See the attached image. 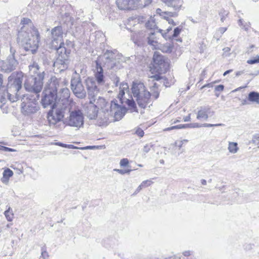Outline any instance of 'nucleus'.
I'll return each instance as SVG.
<instances>
[{
  "mask_svg": "<svg viewBox=\"0 0 259 259\" xmlns=\"http://www.w3.org/2000/svg\"><path fill=\"white\" fill-rule=\"evenodd\" d=\"M128 85L126 82H122L120 84L118 98L120 103H125L130 108L132 112H137L136 105L133 98L136 100L138 105L143 108L147 106L150 107L152 105L151 96L156 99L158 98L159 93L157 83L154 82L152 86L150 87L151 93L147 89L144 84L140 81H136L133 82L132 91L133 97L131 99H124L123 98L125 92H128Z\"/></svg>",
  "mask_w": 259,
  "mask_h": 259,
  "instance_id": "f257e3e1",
  "label": "nucleus"
},
{
  "mask_svg": "<svg viewBox=\"0 0 259 259\" xmlns=\"http://www.w3.org/2000/svg\"><path fill=\"white\" fill-rule=\"evenodd\" d=\"M91 85H90L89 82L87 83L89 96L95 105H97L98 109L100 108L104 113V118L99 122V125L106 124L110 117H114L115 120L120 119L125 112V108L119 105L117 101H113L109 103L102 97L95 99L94 97L98 94L99 90L94 83L91 82Z\"/></svg>",
  "mask_w": 259,
  "mask_h": 259,
  "instance_id": "f03ea898",
  "label": "nucleus"
},
{
  "mask_svg": "<svg viewBox=\"0 0 259 259\" xmlns=\"http://www.w3.org/2000/svg\"><path fill=\"white\" fill-rule=\"evenodd\" d=\"M21 24L22 26L18 33V41L26 51L34 54L38 47L40 37L39 32L28 18H23Z\"/></svg>",
  "mask_w": 259,
  "mask_h": 259,
  "instance_id": "7ed1b4c3",
  "label": "nucleus"
},
{
  "mask_svg": "<svg viewBox=\"0 0 259 259\" xmlns=\"http://www.w3.org/2000/svg\"><path fill=\"white\" fill-rule=\"evenodd\" d=\"M39 69V66L36 63H33L29 66V76L24 83V87L26 90L36 93L41 91L45 72H41Z\"/></svg>",
  "mask_w": 259,
  "mask_h": 259,
  "instance_id": "20e7f679",
  "label": "nucleus"
},
{
  "mask_svg": "<svg viewBox=\"0 0 259 259\" xmlns=\"http://www.w3.org/2000/svg\"><path fill=\"white\" fill-rule=\"evenodd\" d=\"M59 82V80L56 77H52L49 87L44 91L41 104L44 108H47L49 106H51L52 108L61 106L60 103L56 102Z\"/></svg>",
  "mask_w": 259,
  "mask_h": 259,
  "instance_id": "39448f33",
  "label": "nucleus"
},
{
  "mask_svg": "<svg viewBox=\"0 0 259 259\" xmlns=\"http://www.w3.org/2000/svg\"><path fill=\"white\" fill-rule=\"evenodd\" d=\"M22 81L23 76L21 73H13L8 77L7 90L6 94L8 100L11 102H16L19 99Z\"/></svg>",
  "mask_w": 259,
  "mask_h": 259,
  "instance_id": "423d86ee",
  "label": "nucleus"
},
{
  "mask_svg": "<svg viewBox=\"0 0 259 259\" xmlns=\"http://www.w3.org/2000/svg\"><path fill=\"white\" fill-rule=\"evenodd\" d=\"M64 108L59 106L52 108L49 111L47 118L50 126L60 128L64 126L62 121L64 116Z\"/></svg>",
  "mask_w": 259,
  "mask_h": 259,
  "instance_id": "0eeeda50",
  "label": "nucleus"
},
{
  "mask_svg": "<svg viewBox=\"0 0 259 259\" xmlns=\"http://www.w3.org/2000/svg\"><path fill=\"white\" fill-rule=\"evenodd\" d=\"M21 104L22 112L25 115H30L35 113L39 109L36 101L34 98H30L28 95L24 96Z\"/></svg>",
  "mask_w": 259,
  "mask_h": 259,
  "instance_id": "6e6552de",
  "label": "nucleus"
},
{
  "mask_svg": "<svg viewBox=\"0 0 259 259\" xmlns=\"http://www.w3.org/2000/svg\"><path fill=\"white\" fill-rule=\"evenodd\" d=\"M71 87L73 94L78 98L82 99L85 97L86 91L79 77L71 79Z\"/></svg>",
  "mask_w": 259,
  "mask_h": 259,
  "instance_id": "1a4fd4ad",
  "label": "nucleus"
},
{
  "mask_svg": "<svg viewBox=\"0 0 259 259\" xmlns=\"http://www.w3.org/2000/svg\"><path fill=\"white\" fill-rule=\"evenodd\" d=\"M83 116L79 110H74L70 113L68 124L71 126L80 127L83 124Z\"/></svg>",
  "mask_w": 259,
  "mask_h": 259,
  "instance_id": "9d476101",
  "label": "nucleus"
},
{
  "mask_svg": "<svg viewBox=\"0 0 259 259\" xmlns=\"http://www.w3.org/2000/svg\"><path fill=\"white\" fill-rule=\"evenodd\" d=\"M99 63L102 62L104 64V67L106 66L108 69H112L115 64L114 58V54L110 51H106L104 55L100 56L99 59L97 60Z\"/></svg>",
  "mask_w": 259,
  "mask_h": 259,
  "instance_id": "9b49d317",
  "label": "nucleus"
},
{
  "mask_svg": "<svg viewBox=\"0 0 259 259\" xmlns=\"http://www.w3.org/2000/svg\"><path fill=\"white\" fill-rule=\"evenodd\" d=\"M63 31L60 26L55 27L51 30L52 46L63 42Z\"/></svg>",
  "mask_w": 259,
  "mask_h": 259,
  "instance_id": "f8f14e48",
  "label": "nucleus"
},
{
  "mask_svg": "<svg viewBox=\"0 0 259 259\" xmlns=\"http://www.w3.org/2000/svg\"><path fill=\"white\" fill-rule=\"evenodd\" d=\"M214 112L211 111L210 107L201 106L198 108L196 118L199 120H207L209 117L213 115Z\"/></svg>",
  "mask_w": 259,
  "mask_h": 259,
  "instance_id": "ddd939ff",
  "label": "nucleus"
},
{
  "mask_svg": "<svg viewBox=\"0 0 259 259\" xmlns=\"http://www.w3.org/2000/svg\"><path fill=\"white\" fill-rule=\"evenodd\" d=\"M52 48L56 50L58 55V58L68 60L69 55L70 53V50L65 47L64 42H61L59 44H56L52 46Z\"/></svg>",
  "mask_w": 259,
  "mask_h": 259,
  "instance_id": "4468645a",
  "label": "nucleus"
},
{
  "mask_svg": "<svg viewBox=\"0 0 259 259\" xmlns=\"http://www.w3.org/2000/svg\"><path fill=\"white\" fill-rule=\"evenodd\" d=\"M18 62L13 55H10L7 60L3 63L2 68L6 72H11L16 69Z\"/></svg>",
  "mask_w": 259,
  "mask_h": 259,
  "instance_id": "2eb2a0df",
  "label": "nucleus"
},
{
  "mask_svg": "<svg viewBox=\"0 0 259 259\" xmlns=\"http://www.w3.org/2000/svg\"><path fill=\"white\" fill-rule=\"evenodd\" d=\"M153 67L157 71L162 72L165 68V62L163 59V57L155 52L153 57Z\"/></svg>",
  "mask_w": 259,
  "mask_h": 259,
  "instance_id": "dca6fc26",
  "label": "nucleus"
},
{
  "mask_svg": "<svg viewBox=\"0 0 259 259\" xmlns=\"http://www.w3.org/2000/svg\"><path fill=\"white\" fill-rule=\"evenodd\" d=\"M98 113V109L97 105H95L92 100L90 99V103L85 108V113L87 117L90 119H94L97 117Z\"/></svg>",
  "mask_w": 259,
  "mask_h": 259,
  "instance_id": "f3484780",
  "label": "nucleus"
},
{
  "mask_svg": "<svg viewBox=\"0 0 259 259\" xmlns=\"http://www.w3.org/2000/svg\"><path fill=\"white\" fill-rule=\"evenodd\" d=\"M134 0H116V4L120 10H134L135 9Z\"/></svg>",
  "mask_w": 259,
  "mask_h": 259,
  "instance_id": "a211bd4d",
  "label": "nucleus"
},
{
  "mask_svg": "<svg viewBox=\"0 0 259 259\" xmlns=\"http://www.w3.org/2000/svg\"><path fill=\"white\" fill-rule=\"evenodd\" d=\"M58 96L59 99L58 102L60 103V105H65L68 102V99L70 97V91L67 88H64L60 90Z\"/></svg>",
  "mask_w": 259,
  "mask_h": 259,
  "instance_id": "6ab92c4d",
  "label": "nucleus"
},
{
  "mask_svg": "<svg viewBox=\"0 0 259 259\" xmlns=\"http://www.w3.org/2000/svg\"><path fill=\"white\" fill-rule=\"evenodd\" d=\"M67 60H64L60 58H57L56 61L53 63V66L55 69H56V71L59 72L66 69L68 67Z\"/></svg>",
  "mask_w": 259,
  "mask_h": 259,
  "instance_id": "aec40b11",
  "label": "nucleus"
},
{
  "mask_svg": "<svg viewBox=\"0 0 259 259\" xmlns=\"http://www.w3.org/2000/svg\"><path fill=\"white\" fill-rule=\"evenodd\" d=\"M96 67L95 71V78L99 84L104 83V76L103 75V70L101 65V63H99L98 61H96Z\"/></svg>",
  "mask_w": 259,
  "mask_h": 259,
  "instance_id": "412c9836",
  "label": "nucleus"
},
{
  "mask_svg": "<svg viewBox=\"0 0 259 259\" xmlns=\"http://www.w3.org/2000/svg\"><path fill=\"white\" fill-rule=\"evenodd\" d=\"M167 6L174 8L175 10H179L183 4V0H162Z\"/></svg>",
  "mask_w": 259,
  "mask_h": 259,
  "instance_id": "4be33fe9",
  "label": "nucleus"
},
{
  "mask_svg": "<svg viewBox=\"0 0 259 259\" xmlns=\"http://www.w3.org/2000/svg\"><path fill=\"white\" fill-rule=\"evenodd\" d=\"M13 171L10 168H7L5 169L3 172V177L1 179V182L5 185H8L10 178L13 176Z\"/></svg>",
  "mask_w": 259,
  "mask_h": 259,
  "instance_id": "5701e85b",
  "label": "nucleus"
},
{
  "mask_svg": "<svg viewBox=\"0 0 259 259\" xmlns=\"http://www.w3.org/2000/svg\"><path fill=\"white\" fill-rule=\"evenodd\" d=\"M148 43L153 47V49H157L160 44L157 41L154 33L150 32L149 36L147 37Z\"/></svg>",
  "mask_w": 259,
  "mask_h": 259,
  "instance_id": "b1692460",
  "label": "nucleus"
},
{
  "mask_svg": "<svg viewBox=\"0 0 259 259\" xmlns=\"http://www.w3.org/2000/svg\"><path fill=\"white\" fill-rule=\"evenodd\" d=\"M173 48L172 43L166 42L164 44H160L157 50H159L163 53H169L172 52Z\"/></svg>",
  "mask_w": 259,
  "mask_h": 259,
  "instance_id": "393cba45",
  "label": "nucleus"
},
{
  "mask_svg": "<svg viewBox=\"0 0 259 259\" xmlns=\"http://www.w3.org/2000/svg\"><path fill=\"white\" fill-rule=\"evenodd\" d=\"M152 0H134V5L135 9L137 8H142L150 5Z\"/></svg>",
  "mask_w": 259,
  "mask_h": 259,
  "instance_id": "a878e982",
  "label": "nucleus"
},
{
  "mask_svg": "<svg viewBox=\"0 0 259 259\" xmlns=\"http://www.w3.org/2000/svg\"><path fill=\"white\" fill-rule=\"evenodd\" d=\"M182 31V28L180 27H176L173 32V34L172 35H166V34H162V36L166 39H172L176 37H177L181 33Z\"/></svg>",
  "mask_w": 259,
  "mask_h": 259,
  "instance_id": "bb28decb",
  "label": "nucleus"
},
{
  "mask_svg": "<svg viewBox=\"0 0 259 259\" xmlns=\"http://www.w3.org/2000/svg\"><path fill=\"white\" fill-rule=\"evenodd\" d=\"M248 100L252 103L259 104V93L256 92H251L248 94Z\"/></svg>",
  "mask_w": 259,
  "mask_h": 259,
  "instance_id": "cd10ccee",
  "label": "nucleus"
},
{
  "mask_svg": "<svg viewBox=\"0 0 259 259\" xmlns=\"http://www.w3.org/2000/svg\"><path fill=\"white\" fill-rule=\"evenodd\" d=\"M228 150H229V152L232 154L236 153L239 150L238 144L236 142H229Z\"/></svg>",
  "mask_w": 259,
  "mask_h": 259,
  "instance_id": "c85d7f7f",
  "label": "nucleus"
},
{
  "mask_svg": "<svg viewBox=\"0 0 259 259\" xmlns=\"http://www.w3.org/2000/svg\"><path fill=\"white\" fill-rule=\"evenodd\" d=\"M140 35L141 34L140 33H137L136 32L132 33L131 35V38L135 44L139 45V42L141 40Z\"/></svg>",
  "mask_w": 259,
  "mask_h": 259,
  "instance_id": "c756f323",
  "label": "nucleus"
},
{
  "mask_svg": "<svg viewBox=\"0 0 259 259\" xmlns=\"http://www.w3.org/2000/svg\"><path fill=\"white\" fill-rule=\"evenodd\" d=\"M6 96H7V94H6V93L0 92V108H2V107L5 105V104L7 101V99H8L7 97L6 98Z\"/></svg>",
  "mask_w": 259,
  "mask_h": 259,
  "instance_id": "7c9ffc66",
  "label": "nucleus"
},
{
  "mask_svg": "<svg viewBox=\"0 0 259 259\" xmlns=\"http://www.w3.org/2000/svg\"><path fill=\"white\" fill-rule=\"evenodd\" d=\"M187 128V124H179L177 125L172 126L169 127L165 128L164 131H169L175 129Z\"/></svg>",
  "mask_w": 259,
  "mask_h": 259,
  "instance_id": "2f4dec72",
  "label": "nucleus"
},
{
  "mask_svg": "<svg viewBox=\"0 0 259 259\" xmlns=\"http://www.w3.org/2000/svg\"><path fill=\"white\" fill-rule=\"evenodd\" d=\"M10 207H9L8 209L5 211V215L8 221H12L13 219V213L12 211H10Z\"/></svg>",
  "mask_w": 259,
  "mask_h": 259,
  "instance_id": "473e14b6",
  "label": "nucleus"
},
{
  "mask_svg": "<svg viewBox=\"0 0 259 259\" xmlns=\"http://www.w3.org/2000/svg\"><path fill=\"white\" fill-rule=\"evenodd\" d=\"M251 143L259 148V134L253 135Z\"/></svg>",
  "mask_w": 259,
  "mask_h": 259,
  "instance_id": "72a5a7b5",
  "label": "nucleus"
},
{
  "mask_svg": "<svg viewBox=\"0 0 259 259\" xmlns=\"http://www.w3.org/2000/svg\"><path fill=\"white\" fill-rule=\"evenodd\" d=\"M239 25L240 26H243V28L245 30V31H248L249 28L250 27V23L248 22H245L244 23V22L243 21V20L242 19H239Z\"/></svg>",
  "mask_w": 259,
  "mask_h": 259,
  "instance_id": "f704fd0d",
  "label": "nucleus"
},
{
  "mask_svg": "<svg viewBox=\"0 0 259 259\" xmlns=\"http://www.w3.org/2000/svg\"><path fill=\"white\" fill-rule=\"evenodd\" d=\"M224 125L223 123H218V124H210V123H205L203 124H201L202 127H213V126H221Z\"/></svg>",
  "mask_w": 259,
  "mask_h": 259,
  "instance_id": "c9c22d12",
  "label": "nucleus"
},
{
  "mask_svg": "<svg viewBox=\"0 0 259 259\" xmlns=\"http://www.w3.org/2000/svg\"><path fill=\"white\" fill-rule=\"evenodd\" d=\"M228 14V12L225 10H221L219 13L220 16H221V20L222 22H223L226 18V17L227 16Z\"/></svg>",
  "mask_w": 259,
  "mask_h": 259,
  "instance_id": "e433bc0d",
  "label": "nucleus"
},
{
  "mask_svg": "<svg viewBox=\"0 0 259 259\" xmlns=\"http://www.w3.org/2000/svg\"><path fill=\"white\" fill-rule=\"evenodd\" d=\"M187 128H194L201 127V124L198 123H191L187 124Z\"/></svg>",
  "mask_w": 259,
  "mask_h": 259,
  "instance_id": "4c0bfd02",
  "label": "nucleus"
},
{
  "mask_svg": "<svg viewBox=\"0 0 259 259\" xmlns=\"http://www.w3.org/2000/svg\"><path fill=\"white\" fill-rule=\"evenodd\" d=\"M114 171L118 172L119 174L121 175H124L125 174H130L132 171L131 169H114Z\"/></svg>",
  "mask_w": 259,
  "mask_h": 259,
  "instance_id": "58836bf2",
  "label": "nucleus"
},
{
  "mask_svg": "<svg viewBox=\"0 0 259 259\" xmlns=\"http://www.w3.org/2000/svg\"><path fill=\"white\" fill-rule=\"evenodd\" d=\"M129 161L127 158H123L120 161V165L121 167L126 166L128 165Z\"/></svg>",
  "mask_w": 259,
  "mask_h": 259,
  "instance_id": "ea45409f",
  "label": "nucleus"
},
{
  "mask_svg": "<svg viewBox=\"0 0 259 259\" xmlns=\"http://www.w3.org/2000/svg\"><path fill=\"white\" fill-rule=\"evenodd\" d=\"M247 63L249 64H254L259 63V56H257L254 59H250L247 60Z\"/></svg>",
  "mask_w": 259,
  "mask_h": 259,
  "instance_id": "a19ab883",
  "label": "nucleus"
},
{
  "mask_svg": "<svg viewBox=\"0 0 259 259\" xmlns=\"http://www.w3.org/2000/svg\"><path fill=\"white\" fill-rule=\"evenodd\" d=\"M152 183H153V182L151 180H147L143 181L141 184L142 185H143V187L144 188H145V187L150 186Z\"/></svg>",
  "mask_w": 259,
  "mask_h": 259,
  "instance_id": "79ce46f5",
  "label": "nucleus"
},
{
  "mask_svg": "<svg viewBox=\"0 0 259 259\" xmlns=\"http://www.w3.org/2000/svg\"><path fill=\"white\" fill-rule=\"evenodd\" d=\"M161 78V76L159 75L156 74L153 76H151L150 77V79L149 80V81H153L154 80H159Z\"/></svg>",
  "mask_w": 259,
  "mask_h": 259,
  "instance_id": "37998d69",
  "label": "nucleus"
},
{
  "mask_svg": "<svg viewBox=\"0 0 259 259\" xmlns=\"http://www.w3.org/2000/svg\"><path fill=\"white\" fill-rule=\"evenodd\" d=\"M0 150L3 151H6V152L14 151H15L13 149H11V148L3 146H0Z\"/></svg>",
  "mask_w": 259,
  "mask_h": 259,
  "instance_id": "c03bdc74",
  "label": "nucleus"
},
{
  "mask_svg": "<svg viewBox=\"0 0 259 259\" xmlns=\"http://www.w3.org/2000/svg\"><path fill=\"white\" fill-rule=\"evenodd\" d=\"M136 134L140 137H142L144 136V132L141 128H138L136 131Z\"/></svg>",
  "mask_w": 259,
  "mask_h": 259,
  "instance_id": "a18cd8bd",
  "label": "nucleus"
},
{
  "mask_svg": "<svg viewBox=\"0 0 259 259\" xmlns=\"http://www.w3.org/2000/svg\"><path fill=\"white\" fill-rule=\"evenodd\" d=\"M227 27H220L218 29L217 32L220 33L221 35H222L227 30Z\"/></svg>",
  "mask_w": 259,
  "mask_h": 259,
  "instance_id": "49530a36",
  "label": "nucleus"
},
{
  "mask_svg": "<svg viewBox=\"0 0 259 259\" xmlns=\"http://www.w3.org/2000/svg\"><path fill=\"white\" fill-rule=\"evenodd\" d=\"M224 89V86L222 84L217 85L215 87V90L218 92H222Z\"/></svg>",
  "mask_w": 259,
  "mask_h": 259,
  "instance_id": "de8ad7c7",
  "label": "nucleus"
},
{
  "mask_svg": "<svg viewBox=\"0 0 259 259\" xmlns=\"http://www.w3.org/2000/svg\"><path fill=\"white\" fill-rule=\"evenodd\" d=\"M151 146L149 145H146L143 148V152L145 153H148L150 150Z\"/></svg>",
  "mask_w": 259,
  "mask_h": 259,
  "instance_id": "09e8293b",
  "label": "nucleus"
},
{
  "mask_svg": "<svg viewBox=\"0 0 259 259\" xmlns=\"http://www.w3.org/2000/svg\"><path fill=\"white\" fill-rule=\"evenodd\" d=\"M144 188L143 187V185H142L141 184H140L138 187V188L136 189L135 192H134V193L133 194V195H136L137 193H138L142 189Z\"/></svg>",
  "mask_w": 259,
  "mask_h": 259,
  "instance_id": "8fccbe9b",
  "label": "nucleus"
},
{
  "mask_svg": "<svg viewBox=\"0 0 259 259\" xmlns=\"http://www.w3.org/2000/svg\"><path fill=\"white\" fill-rule=\"evenodd\" d=\"M171 29H172V27H169L168 28H167L166 29V31L164 32V33L162 32L163 31V30H160V32L161 33L162 35L164 34L165 33L166 34V35H170L169 33L171 30Z\"/></svg>",
  "mask_w": 259,
  "mask_h": 259,
  "instance_id": "3c124183",
  "label": "nucleus"
},
{
  "mask_svg": "<svg viewBox=\"0 0 259 259\" xmlns=\"http://www.w3.org/2000/svg\"><path fill=\"white\" fill-rule=\"evenodd\" d=\"M192 253V252L190 250L185 251L183 252V254L185 256H190Z\"/></svg>",
  "mask_w": 259,
  "mask_h": 259,
  "instance_id": "603ef678",
  "label": "nucleus"
},
{
  "mask_svg": "<svg viewBox=\"0 0 259 259\" xmlns=\"http://www.w3.org/2000/svg\"><path fill=\"white\" fill-rule=\"evenodd\" d=\"M182 142H181L180 141H176L175 143V144L176 146L178 147L179 148H181L183 146Z\"/></svg>",
  "mask_w": 259,
  "mask_h": 259,
  "instance_id": "864d4df0",
  "label": "nucleus"
},
{
  "mask_svg": "<svg viewBox=\"0 0 259 259\" xmlns=\"http://www.w3.org/2000/svg\"><path fill=\"white\" fill-rule=\"evenodd\" d=\"M206 70H203L202 71L201 74L200 80H203V79L204 78V77L206 75Z\"/></svg>",
  "mask_w": 259,
  "mask_h": 259,
  "instance_id": "5fc2aeb1",
  "label": "nucleus"
},
{
  "mask_svg": "<svg viewBox=\"0 0 259 259\" xmlns=\"http://www.w3.org/2000/svg\"><path fill=\"white\" fill-rule=\"evenodd\" d=\"M191 114H189L188 116H185L183 118V120L185 122L190 121L191 120Z\"/></svg>",
  "mask_w": 259,
  "mask_h": 259,
  "instance_id": "6e6d98bb",
  "label": "nucleus"
},
{
  "mask_svg": "<svg viewBox=\"0 0 259 259\" xmlns=\"http://www.w3.org/2000/svg\"><path fill=\"white\" fill-rule=\"evenodd\" d=\"M205 50V46H203V45H201L199 47V52L200 53H203L204 51Z\"/></svg>",
  "mask_w": 259,
  "mask_h": 259,
  "instance_id": "4d7b16f0",
  "label": "nucleus"
},
{
  "mask_svg": "<svg viewBox=\"0 0 259 259\" xmlns=\"http://www.w3.org/2000/svg\"><path fill=\"white\" fill-rule=\"evenodd\" d=\"M223 50L224 53H229L231 50V49L229 47H226L224 48Z\"/></svg>",
  "mask_w": 259,
  "mask_h": 259,
  "instance_id": "13d9d810",
  "label": "nucleus"
},
{
  "mask_svg": "<svg viewBox=\"0 0 259 259\" xmlns=\"http://www.w3.org/2000/svg\"><path fill=\"white\" fill-rule=\"evenodd\" d=\"M56 144L57 145H58L59 146H61L62 147H64V148H66V146H67V144H64V143H60V142L56 143Z\"/></svg>",
  "mask_w": 259,
  "mask_h": 259,
  "instance_id": "bf43d9fd",
  "label": "nucleus"
},
{
  "mask_svg": "<svg viewBox=\"0 0 259 259\" xmlns=\"http://www.w3.org/2000/svg\"><path fill=\"white\" fill-rule=\"evenodd\" d=\"M244 73V70L237 71L236 72V76H239L243 74Z\"/></svg>",
  "mask_w": 259,
  "mask_h": 259,
  "instance_id": "052dcab7",
  "label": "nucleus"
},
{
  "mask_svg": "<svg viewBox=\"0 0 259 259\" xmlns=\"http://www.w3.org/2000/svg\"><path fill=\"white\" fill-rule=\"evenodd\" d=\"M167 21L169 24H172L173 25H176V24L175 23L174 21L171 18L167 19Z\"/></svg>",
  "mask_w": 259,
  "mask_h": 259,
  "instance_id": "680f3d73",
  "label": "nucleus"
},
{
  "mask_svg": "<svg viewBox=\"0 0 259 259\" xmlns=\"http://www.w3.org/2000/svg\"><path fill=\"white\" fill-rule=\"evenodd\" d=\"M66 148L69 149H76L77 148L76 147L73 146V145H68L67 144Z\"/></svg>",
  "mask_w": 259,
  "mask_h": 259,
  "instance_id": "e2e57ef3",
  "label": "nucleus"
},
{
  "mask_svg": "<svg viewBox=\"0 0 259 259\" xmlns=\"http://www.w3.org/2000/svg\"><path fill=\"white\" fill-rule=\"evenodd\" d=\"M119 81V78L118 77H116L114 79V82L116 86L117 85L118 82Z\"/></svg>",
  "mask_w": 259,
  "mask_h": 259,
  "instance_id": "0e129e2a",
  "label": "nucleus"
},
{
  "mask_svg": "<svg viewBox=\"0 0 259 259\" xmlns=\"http://www.w3.org/2000/svg\"><path fill=\"white\" fill-rule=\"evenodd\" d=\"M10 53H11L10 55H13L14 56L15 50L14 49H13L12 47H11V48H10Z\"/></svg>",
  "mask_w": 259,
  "mask_h": 259,
  "instance_id": "69168bd1",
  "label": "nucleus"
},
{
  "mask_svg": "<svg viewBox=\"0 0 259 259\" xmlns=\"http://www.w3.org/2000/svg\"><path fill=\"white\" fill-rule=\"evenodd\" d=\"M233 70L232 69H230V70H227L226 71H225L224 73V74L223 75L224 76H226L227 74L230 73V72H231Z\"/></svg>",
  "mask_w": 259,
  "mask_h": 259,
  "instance_id": "338daca9",
  "label": "nucleus"
},
{
  "mask_svg": "<svg viewBox=\"0 0 259 259\" xmlns=\"http://www.w3.org/2000/svg\"><path fill=\"white\" fill-rule=\"evenodd\" d=\"M212 87V85L211 84V83H208V84H206L203 85L202 88H206V87L210 88Z\"/></svg>",
  "mask_w": 259,
  "mask_h": 259,
  "instance_id": "774afa93",
  "label": "nucleus"
}]
</instances>
